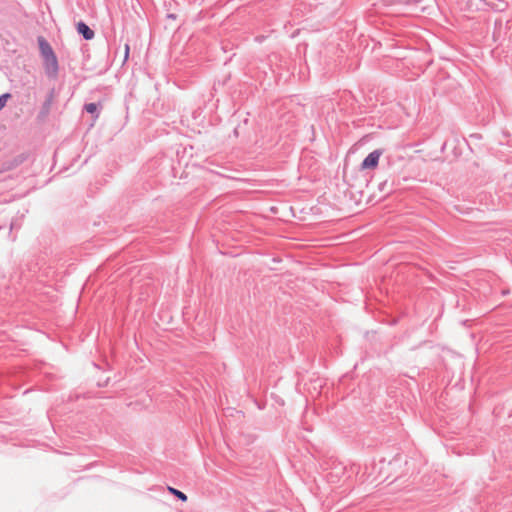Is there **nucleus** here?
<instances>
[{
  "instance_id": "1a4fd4ad",
  "label": "nucleus",
  "mask_w": 512,
  "mask_h": 512,
  "mask_svg": "<svg viewBox=\"0 0 512 512\" xmlns=\"http://www.w3.org/2000/svg\"><path fill=\"white\" fill-rule=\"evenodd\" d=\"M129 51H130V46L128 43L125 44V50H124V61H126L129 57Z\"/></svg>"
},
{
  "instance_id": "f257e3e1",
  "label": "nucleus",
  "mask_w": 512,
  "mask_h": 512,
  "mask_svg": "<svg viewBox=\"0 0 512 512\" xmlns=\"http://www.w3.org/2000/svg\"><path fill=\"white\" fill-rule=\"evenodd\" d=\"M55 100V89L52 88L46 95L45 101L43 102L40 111L37 115V120L39 122H44L48 115L50 114V110L52 107V104Z\"/></svg>"
},
{
  "instance_id": "7ed1b4c3",
  "label": "nucleus",
  "mask_w": 512,
  "mask_h": 512,
  "mask_svg": "<svg viewBox=\"0 0 512 512\" xmlns=\"http://www.w3.org/2000/svg\"><path fill=\"white\" fill-rule=\"evenodd\" d=\"M382 155V150L376 149L369 153L361 163L362 169H374L379 163V158Z\"/></svg>"
},
{
  "instance_id": "f03ea898",
  "label": "nucleus",
  "mask_w": 512,
  "mask_h": 512,
  "mask_svg": "<svg viewBox=\"0 0 512 512\" xmlns=\"http://www.w3.org/2000/svg\"><path fill=\"white\" fill-rule=\"evenodd\" d=\"M43 66L45 73L49 78H57L59 72V64L56 55L43 58Z\"/></svg>"
},
{
  "instance_id": "39448f33",
  "label": "nucleus",
  "mask_w": 512,
  "mask_h": 512,
  "mask_svg": "<svg viewBox=\"0 0 512 512\" xmlns=\"http://www.w3.org/2000/svg\"><path fill=\"white\" fill-rule=\"evenodd\" d=\"M76 30L85 40H91L94 38V31L83 21H79L76 24Z\"/></svg>"
},
{
  "instance_id": "423d86ee",
  "label": "nucleus",
  "mask_w": 512,
  "mask_h": 512,
  "mask_svg": "<svg viewBox=\"0 0 512 512\" xmlns=\"http://www.w3.org/2000/svg\"><path fill=\"white\" fill-rule=\"evenodd\" d=\"M102 108V105L100 103H87L84 105V109L87 113L92 114L94 117V120H96L99 117L100 109Z\"/></svg>"
},
{
  "instance_id": "20e7f679",
  "label": "nucleus",
  "mask_w": 512,
  "mask_h": 512,
  "mask_svg": "<svg viewBox=\"0 0 512 512\" xmlns=\"http://www.w3.org/2000/svg\"><path fill=\"white\" fill-rule=\"evenodd\" d=\"M37 40L42 58L56 55L49 42L43 36H39Z\"/></svg>"
},
{
  "instance_id": "9d476101",
  "label": "nucleus",
  "mask_w": 512,
  "mask_h": 512,
  "mask_svg": "<svg viewBox=\"0 0 512 512\" xmlns=\"http://www.w3.org/2000/svg\"><path fill=\"white\" fill-rule=\"evenodd\" d=\"M386 184H387V181H384L383 183H381V184L379 185V189H380L381 191H384V187L386 186Z\"/></svg>"
},
{
  "instance_id": "0eeeda50",
  "label": "nucleus",
  "mask_w": 512,
  "mask_h": 512,
  "mask_svg": "<svg viewBox=\"0 0 512 512\" xmlns=\"http://www.w3.org/2000/svg\"><path fill=\"white\" fill-rule=\"evenodd\" d=\"M169 492L174 495L176 498H178L179 500L185 502L187 501V495L185 493H183L182 491L178 490V489H175L173 487H169L168 488Z\"/></svg>"
},
{
  "instance_id": "f8f14e48",
  "label": "nucleus",
  "mask_w": 512,
  "mask_h": 512,
  "mask_svg": "<svg viewBox=\"0 0 512 512\" xmlns=\"http://www.w3.org/2000/svg\"><path fill=\"white\" fill-rule=\"evenodd\" d=\"M256 40L261 42L262 41V37H257Z\"/></svg>"
},
{
  "instance_id": "6e6552de",
  "label": "nucleus",
  "mask_w": 512,
  "mask_h": 512,
  "mask_svg": "<svg viewBox=\"0 0 512 512\" xmlns=\"http://www.w3.org/2000/svg\"><path fill=\"white\" fill-rule=\"evenodd\" d=\"M10 97H11V95L9 93H5L0 96V111L3 109L8 98H10Z\"/></svg>"
},
{
  "instance_id": "9b49d317",
  "label": "nucleus",
  "mask_w": 512,
  "mask_h": 512,
  "mask_svg": "<svg viewBox=\"0 0 512 512\" xmlns=\"http://www.w3.org/2000/svg\"><path fill=\"white\" fill-rule=\"evenodd\" d=\"M168 17H169L170 19H175V17H176V16H175L174 14H169V15H168Z\"/></svg>"
}]
</instances>
